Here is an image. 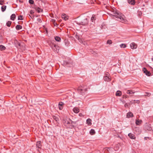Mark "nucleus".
I'll return each mask as SVG.
<instances>
[{"label": "nucleus", "mask_w": 153, "mask_h": 153, "mask_svg": "<svg viewBox=\"0 0 153 153\" xmlns=\"http://www.w3.org/2000/svg\"><path fill=\"white\" fill-rule=\"evenodd\" d=\"M111 11L113 13V16L117 18V20L121 22L124 20V18L122 16V14L115 8L112 9Z\"/></svg>", "instance_id": "nucleus-1"}, {"label": "nucleus", "mask_w": 153, "mask_h": 153, "mask_svg": "<svg viewBox=\"0 0 153 153\" xmlns=\"http://www.w3.org/2000/svg\"><path fill=\"white\" fill-rule=\"evenodd\" d=\"M71 120L69 118L64 119L63 120V123L64 125L69 128H72L74 126L71 125Z\"/></svg>", "instance_id": "nucleus-2"}, {"label": "nucleus", "mask_w": 153, "mask_h": 153, "mask_svg": "<svg viewBox=\"0 0 153 153\" xmlns=\"http://www.w3.org/2000/svg\"><path fill=\"white\" fill-rule=\"evenodd\" d=\"M62 65L64 66L71 67L73 65V62L71 59L67 58L63 61Z\"/></svg>", "instance_id": "nucleus-3"}, {"label": "nucleus", "mask_w": 153, "mask_h": 153, "mask_svg": "<svg viewBox=\"0 0 153 153\" xmlns=\"http://www.w3.org/2000/svg\"><path fill=\"white\" fill-rule=\"evenodd\" d=\"M77 89L78 93L82 95H85V92L88 91L87 88H84L82 86L79 87Z\"/></svg>", "instance_id": "nucleus-4"}, {"label": "nucleus", "mask_w": 153, "mask_h": 153, "mask_svg": "<svg viewBox=\"0 0 153 153\" xmlns=\"http://www.w3.org/2000/svg\"><path fill=\"white\" fill-rule=\"evenodd\" d=\"M76 23L79 25H86L88 24V21L87 18H85L81 22H77Z\"/></svg>", "instance_id": "nucleus-5"}, {"label": "nucleus", "mask_w": 153, "mask_h": 153, "mask_svg": "<svg viewBox=\"0 0 153 153\" xmlns=\"http://www.w3.org/2000/svg\"><path fill=\"white\" fill-rule=\"evenodd\" d=\"M143 73H145L147 76H151V73L150 71H148L146 68H143Z\"/></svg>", "instance_id": "nucleus-6"}, {"label": "nucleus", "mask_w": 153, "mask_h": 153, "mask_svg": "<svg viewBox=\"0 0 153 153\" xmlns=\"http://www.w3.org/2000/svg\"><path fill=\"white\" fill-rule=\"evenodd\" d=\"M52 48L55 51L58 53L59 51V47L55 44L52 45L51 46Z\"/></svg>", "instance_id": "nucleus-7"}, {"label": "nucleus", "mask_w": 153, "mask_h": 153, "mask_svg": "<svg viewBox=\"0 0 153 153\" xmlns=\"http://www.w3.org/2000/svg\"><path fill=\"white\" fill-rule=\"evenodd\" d=\"M79 121V120H76L74 121H73L71 120V125H72L74 126L73 127V128H74L75 127H76L78 125V124L77 123Z\"/></svg>", "instance_id": "nucleus-8"}, {"label": "nucleus", "mask_w": 153, "mask_h": 153, "mask_svg": "<svg viewBox=\"0 0 153 153\" xmlns=\"http://www.w3.org/2000/svg\"><path fill=\"white\" fill-rule=\"evenodd\" d=\"M41 142L40 141H37L36 143V146L37 150L39 151V149H41L42 145L41 144Z\"/></svg>", "instance_id": "nucleus-9"}, {"label": "nucleus", "mask_w": 153, "mask_h": 153, "mask_svg": "<svg viewBox=\"0 0 153 153\" xmlns=\"http://www.w3.org/2000/svg\"><path fill=\"white\" fill-rule=\"evenodd\" d=\"M34 8L39 13H40L41 12H42L43 11L42 9L40 8L37 7L36 6L34 7Z\"/></svg>", "instance_id": "nucleus-10"}, {"label": "nucleus", "mask_w": 153, "mask_h": 153, "mask_svg": "<svg viewBox=\"0 0 153 153\" xmlns=\"http://www.w3.org/2000/svg\"><path fill=\"white\" fill-rule=\"evenodd\" d=\"M130 47L132 49H136L137 48V45L134 42L131 43L130 45Z\"/></svg>", "instance_id": "nucleus-11"}, {"label": "nucleus", "mask_w": 153, "mask_h": 153, "mask_svg": "<svg viewBox=\"0 0 153 153\" xmlns=\"http://www.w3.org/2000/svg\"><path fill=\"white\" fill-rule=\"evenodd\" d=\"M64 105V103L62 102H59V107L60 110H61L63 108V105Z\"/></svg>", "instance_id": "nucleus-12"}, {"label": "nucleus", "mask_w": 153, "mask_h": 153, "mask_svg": "<svg viewBox=\"0 0 153 153\" xmlns=\"http://www.w3.org/2000/svg\"><path fill=\"white\" fill-rule=\"evenodd\" d=\"M134 117L133 114L131 112H128L126 115V117L127 118H129Z\"/></svg>", "instance_id": "nucleus-13"}, {"label": "nucleus", "mask_w": 153, "mask_h": 153, "mask_svg": "<svg viewBox=\"0 0 153 153\" xmlns=\"http://www.w3.org/2000/svg\"><path fill=\"white\" fill-rule=\"evenodd\" d=\"M128 136L131 139H135L136 138L134 135L131 133L128 134Z\"/></svg>", "instance_id": "nucleus-14"}, {"label": "nucleus", "mask_w": 153, "mask_h": 153, "mask_svg": "<svg viewBox=\"0 0 153 153\" xmlns=\"http://www.w3.org/2000/svg\"><path fill=\"white\" fill-rule=\"evenodd\" d=\"M128 2L130 4L134 5L135 3L134 0H127Z\"/></svg>", "instance_id": "nucleus-15"}, {"label": "nucleus", "mask_w": 153, "mask_h": 153, "mask_svg": "<svg viewBox=\"0 0 153 153\" xmlns=\"http://www.w3.org/2000/svg\"><path fill=\"white\" fill-rule=\"evenodd\" d=\"M14 43L15 44L17 48L21 46L20 43L16 40L14 41Z\"/></svg>", "instance_id": "nucleus-16"}, {"label": "nucleus", "mask_w": 153, "mask_h": 153, "mask_svg": "<svg viewBox=\"0 0 153 153\" xmlns=\"http://www.w3.org/2000/svg\"><path fill=\"white\" fill-rule=\"evenodd\" d=\"M142 123V121L141 120H136L135 123L137 125H139L140 124Z\"/></svg>", "instance_id": "nucleus-17"}, {"label": "nucleus", "mask_w": 153, "mask_h": 153, "mask_svg": "<svg viewBox=\"0 0 153 153\" xmlns=\"http://www.w3.org/2000/svg\"><path fill=\"white\" fill-rule=\"evenodd\" d=\"M64 42L66 46H68L69 45V42L68 39H65L64 40Z\"/></svg>", "instance_id": "nucleus-18"}, {"label": "nucleus", "mask_w": 153, "mask_h": 153, "mask_svg": "<svg viewBox=\"0 0 153 153\" xmlns=\"http://www.w3.org/2000/svg\"><path fill=\"white\" fill-rule=\"evenodd\" d=\"M16 29L18 30H19L21 29L22 28V27L21 25H17L15 27Z\"/></svg>", "instance_id": "nucleus-19"}, {"label": "nucleus", "mask_w": 153, "mask_h": 153, "mask_svg": "<svg viewBox=\"0 0 153 153\" xmlns=\"http://www.w3.org/2000/svg\"><path fill=\"white\" fill-rule=\"evenodd\" d=\"M73 111L76 113H77L79 112V110L78 108L75 107L73 109Z\"/></svg>", "instance_id": "nucleus-20"}, {"label": "nucleus", "mask_w": 153, "mask_h": 153, "mask_svg": "<svg viewBox=\"0 0 153 153\" xmlns=\"http://www.w3.org/2000/svg\"><path fill=\"white\" fill-rule=\"evenodd\" d=\"M62 19H64L65 20H66L68 19V16H66V14H62Z\"/></svg>", "instance_id": "nucleus-21"}, {"label": "nucleus", "mask_w": 153, "mask_h": 153, "mask_svg": "<svg viewBox=\"0 0 153 153\" xmlns=\"http://www.w3.org/2000/svg\"><path fill=\"white\" fill-rule=\"evenodd\" d=\"M122 95V92L120 91H117L116 93V95L117 96H120Z\"/></svg>", "instance_id": "nucleus-22"}, {"label": "nucleus", "mask_w": 153, "mask_h": 153, "mask_svg": "<svg viewBox=\"0 0 153 153\" xmlns=\"http://www.w3.org/2000/svg\"><path fill=\"white\" fill-rule=\"evenodd\" d=\"M91 122V120L90 118L86 120V122L87 124L90 126L92 124Z\"/></svg>", "instance_id": "nucleus-23"}, {"label": "nucleus", "mask_w": 153, "mask_h": 153, "mask_svg": "<svg viewBox=\"0 0 153 153\" xmlns=\"http://www.w3.org/2000/svg\"><path fill=\"white\" fill-rule=\"evenodd\" d=\"M16 16L15 14H12L10 16V19L12 20H14L16 18Z\"/></svg>", "instance_id": "nucleus-24"}, {"label": "nucleus", "mask_w": 153, "mask_h": 153, "mask_svg": "<svg viewBox=\"0 0 153 153\" xmlns=\"http://www.w3.org/2000/svg\"><path fill=\"white\" fill-rule=\"evenodd\" d=\"M104 80L106 81H109L111 80V79L108 76H105L104 77Z\"/></svg>", "instance_id": "nucleus-25"}, {"label": "nucleus", "mask_w": 153, "mask_h": 153, "mask_svg": "<svg viewBox=\"0 0 153 153\" xmlns=\"http://www.w3.org/2000/svg\"><path fill=\"white\" fill-rule=\"evenodd\" d=\"M96 20V16L95 15H93L91 18V21L93 22L95 21Z\"/></svg>", "instance_id": "nucleus-26"}, {"label": "nucleus", "mask_w": 153, "mask_h": 153, "mask_svg": "<svg viewBox=\"0 0 153 153\" xmlns=\"http://www.w3.org/2000/svg\"><path fill=\"white\" fill-rule=\"evenodd\" d=\"M135 92L132 90H128L127 91V93L128 94H133Z\"/></svg>", "instance_id": "nucleus-27"}, {"label": "nucleus", "mask_w": 153, "mask_h": 153, "mask_svg": "<svg viewBox=\"0 0 153 153\" xmlns=\"http://www.w3.org/2000/svg\"><path fill=\"white\" fill-rule=\"evenodd\" d=\"M6 48L2 45H0V50L1 51H3L6 49Z\"/></svg>", "instance_id": "nucleus-28"}, {"label": "nucleus", "mask_w": 153, "mask_h": 153, "mask_svg": "<svg viewBox=\"0 0 153 153\" xmlns=\"http://www.w3.org/2000/svg\"><path fill=\"white\" fill-rule=\"evenodd\" d=\"M90 134L91 135H93L95 134V132L94 130L93 129H91L90 131Z\"/></svg>", "instance_id": "nucleus-29"}, {"label": "nucleus", "mask_w": 153, "mask_h": 153, "mask_svg": "<svg viewBox=\"0 0 153 153\" xmlns=\"http://www.w3.org/2000/svg\"><path fill=\"white\" fill-rule=\"evenodd\" d=\"M6 7L7 6L6 5H3L1 6V9L2 12H3L5 10Z\"/></svg>", "instance_id": "nucleus-30"}, {"label": "nucleus", "mask_w": 153, "mask_h": 153, "mask_svg": "<svg viewBox=\"0 0 153 153\" xmlns=\"http://www.w3.org/2000/svg\"><path fill=\"white\" fill-rule=\"evenodd\" d=\"M55 40L57 42H59L61 41V38L59 37L56 36L54 37Z\"/></svg>", "instance_id": "nucleus-31"}, {"label": "nucleus", "mask_w": 153, "mask_h": 153, "mask_svg": "<svg viewBox=\"0 0 153 153\" xmlns=\"http://www.w3.org/2000/svg\"><path fill=\"white\" fill-rule=\"evenodd\" d=\"M53 118L54 119L56 122H57L59 120V119L57 117H56L55 116H53Z\"/></svg>", "instance_id": "nucleus-32"}, {"label": "nucleus", "mask_w": 153, "mask_h": 153, "mask_svg": "<svg viewBox=\"0 0 153 153\" xmlns=\"http://www.w3.org/2000/svg\"><path fill=\"white\" fill-rule=\"evenodd\" d=\"M12 23V22L10 21H8L6 23V25L8 27H10Z\"/></svg>", "instance_id": "nucleus-33"}, {"label": "nucleus", "mask_w": 153, "mask_h": 153, "mask_svg": "<svg viewBox=\"0 0 153 153\" xmlns=\"http://www.w3.org/2000/svg\"><path fill=\"white\" fill-rule=\"evenodd\" d=\"M120 46L121 48H124L126 47V45L124 44H121L120 45Z\"/></svg>", "instance_id": "nucleus-34"}, {"label": "nucleus", "mask_w": 153, "mask_h": 153, "mask_svg": "<svg viewBox=\"0 0 153 153\" xmlns=\"http://www.w3.org/2000/svg\"><path fill=\"white\" fill-rule=\"evenodd\" d=\"M22 16L20 15L18 16V20H23V19L22 18Z\"/></svg>", "instance_id": "nucleus-35"}, {"label": "nucleus", "mask_w": 153, "mask_h": 153, "mask_svg": "<svg viewBox=\"0 0 153 153\" xmlns=\"http://www.w3.org/2000/svg\"><path fill=\"white\" fill-rule=\"evenodd\" d=\"M112 43V41L111 40H108L107 41V44H111Z\"/></svg>", "instance_id": "nucleus-36"}, {"label": "nucleus", "mask_w": 153, "mask_h": 153, "mask_svg": "<svg viewBox=\"0 0 153 153\" xmlns=\"http://www.w3.org/2000/svg\"><path fill=\"white\" fill-rule=\"evenodd\" d=\"M130 105V102L126 103L124 105V106L125 107H128V106Z\"/></svg>", "instance_id": "nucleus-37"}, {"label": "nucleus", "mask_w": 153, "mask_h": 153, "mask_svg": "<svg viewBox=\"0 0 153 153\" xmlns=\"http://www.w3.org/2000/svg\"><path fill=\"white\" fill-rule=\"evenodd\" d=\"M29 3L31 4H33L34 3V1L33 0H29Z\"/></svg>", "instance_id": "nucleus-38"}, {"label": "nucleus", "mask_w": 153, "mask_h": 153, "mask_svg": "<svg viewBox=\"0 0 153 153\" xmlns=\"http://www.w3.org/2000/svg\"><path fill=\"white\" fill-rule=\"evenodd\" d=\"M135 100H132V101H131L130 102V105H131L132 104H135Z\"/></svg>", "instance_id": "nucleus-39"}, {"label": "nucleus", "mask_w": 153, "mask_h": 153, "mask_svg": "<svg viewBox=\"0 0 153 153\" xmlns=\"http://www.w3.org/2000/svg\"><path fill=\"white\" fill-rule=\"evenodd\" d=\"M4 3V0H0V4L3 5Z\"/></svg>", "instance_id": "nucleus-40"}, {"label": "nucleus", "mask_w": 153, "mask_h": 153, "mask_svg": "<svg viewBox=\"0 0 153 153\" xmlns=\"http://www.w3.org/2000/svg\"><path fill=\"white\" fill-rule=\"evenodd\" d=\"M37 21L40 23H41L42 22V21L40 18H39L37 19Z\"/></svg>", "instance_id": "nucleus-41"}, {"label": "nucleus", "mask_w": 153, "mask_h": 153, "mask_svg": "<svg viewBox=\"0 0 153 153\" xmlns=\"http://www.w3.org/2000/svg\"><path fill=\"white\" fill-rule=\"evenodd\" d=\"M75 37L77 39H79V36L77 34H76L75 35Z\"/></svg>", "instance_id": "nucleus-42"}, {"label": "nucleus", "mask_w": 153, "mask_h": 153, "mask_svg": "<svg viewBox=\"0 0 153 153\" xmlns=\"http://www.w3.org/2000/svg\"><path fill=\"white\" fill-rule=\"evenodd\" d=\"M34 12L32 10H31L30 11V13L31 14H33L34 13Z\"/></svg>", "instance_id": "nucleus-43"}, {"label": "nucleus", "mask_w": 153, "mask_h": 153, "mask_svg": "<svg viewBox=\"0 0 153 153\" xmlns=\"http://www.w3.org/2000/svg\"><path fill=\"white\" fill-rule=\"evenodd\" d=\"M142 13L141 11H140L139 12L138 16H140L142 15Z\"/></svg>", "instance_id": "nucleus-44"}, {"label": "nucleus", "mask_w": 153, "mask_h": 153, "mask_svg": "<svg viewBox=\"0 0 153 153\" xmlns=\"http://www.w3.org/2000/svg\"><path fill=\"white\" fill-rule=\"evenodd\" d=\"M135 102L137 104H139L140 103V101L139 100H135Z\"/></svg>", "instance_id": "nucleus-45"}, {"label": "nucleus", "mask_w": 153, "mask_h": 153, "mask_svg": "<svg viewBox=\"0 0 153 153\" xmlns=\"http://www.w3.org/2000/svg\"><path fill=\"white\" fill-rule=\"evenodd\" d=\"M128 97L127 95H123V98L126 99Z\"/></svg>", "instance_id": "nucleus-46"}, {"label": "nucleus", "mask_w": 153, "mask_h": 153, "mask_svg": "<svg viewBox=\"0 0 153 153\" xmlns=\"http://www.w3.org/2000/svg\"><path fill=\"white\" fill-rule=\"evenodd\" d=\"M121 101L124 104L125 103H126V101L124 100H121Z\"/></svg>", "instance_id": "nucleus-47"}, {"label": "nucleus", "mask_w": 153, "mask_h": 153, "mask_svg": "<svg viewBox=\"0 0 153 153\" xmlns=\"http://www.w3.org/2000/svg\"><path fill=\"white\" fill-rule=\"evenodd\" d=\"M82 116V113H80L79 114V116L80 117H81Z\"/></svg>", "instance_id": "nucleus-48"}, {"label": "nucleus", "mask_w": 153, "mask_h": 153, "mask_svg": "<svg viewBox=\"0 0 153 153\" xmlns=\"http://www.w3.org/2000/svg\"><path fill=\"white\" fill-rule=\"evenodd\" d=\"M18 1H19V2L20 3H22L23 2V1L22 0H18Z\"/></svg>", "instance_id": "nucleus-49"}, {"label": "nucleus", "mask_w": 153, "mask_h": 153, "mask_svg": "<svg viewBox=\"0 0 153 153\" xmlns=\"http://www.w3.org/2000/svg\"><path fill=\"white\" fill-rule=\"evenodd\" d=\"M29 16L31 18H33L34 17V15H33L32 16H30V15H29Z\"/></svg>", "instance_id": "nucleus-50"}, {"label": "nucleus", "mask_w": 153, "mask_h": 153, "mask_svg": "<svg viewBox=\"0 0 153 153\" xmlns=\"http://www.w3.org/2000/svg\"><path fill=\"white\" fill-rule=\"evenodd\" d=\"M146 93L147 95H151V94L150 93H149L148 92H146Z\"/></svg>", "instance_id": "nucleus-51"}, {"label": "nucleus", "mask_w": 153, "mask_h": 153, "mask_svg": "<svg viewBox=\"0 0 153 153\" xmlns=\"http://www.w3.org/2000/svg\"><path fill=\"white\" fill-rule=\"evenodd\" d=\"M135 129H136V131H137V130H139V128H137V127L135 128Z\"/></svg>", "instance_id": "nucleus-52"}, {"label": "nucleus", "mask_w": 153, "mask_h": 153, "mask_svg": "<svg viewBox=\"0 0 153 153\" xmlns=\"http://www.w3.org/2000/svg\"><path fill=\"white\" fill-rule=\"evenodd\" d=\"M76 119V118L75 117H74V118H73V121H74V120H76L75 119Z\"/></svg>", "instance_id": "nucleus-53"}, {"label": "nucleus", "mask_w": 153, "mask_h": 153, "mask_svg": "<svg viewBox=\"0 0 153 153\" xmlns=\"http://www.w3.org/2000/svg\"><path fill=\"white\" fill-rule=\"evenodd\" d=\"M152 129V128L151 127H150L149 129H148L149 130H150Z\"/></svg>", "instance_id": "nucleus-54"}, {"label": "nucleus", "mask_w": 153, "mask_h": 153, "mask_svg": "<svg viewBox=\"0 0 153 153\" xmlns=\"http://www.w3.org/2000/svg\"><path fill=\"white\" fill-rule=\"evenodd\" d=\"M148 138V137H145L144 139H146V138Z\"/></svg>", "instance_id": "nucleus-55"}, {"label": "nucleus", "mask_w": 153, "mask_h": 153, "mask_svg": "<svg viewBox=\"0 0 153 153\" xmlns=\"http://www.w3.org/2000/svg\"><path fill=\"white\" fill-rule=\"evenodd\" d=\"M52 20V21H53H53L55 22V21L53 19Z\"/></svg>", "instance_id": "nucleus-56"}, {"label": "nucleus", "mask_w": 153, "mask_h": 153, "mask_svg": "<svg viewBox=\"0 0 153 153\" xmlns=\"http://www.w3.org/2000/svg\"><path fill=\"white\" fill-rule=\"evenodd\" d=\"M108 72H107V73H106V74H106V75H107H107H108Z\"/></svg>", "instance_id": "nucleus-57"}, {"label": "nucleus", "mask_w": 153, "mask_h": 153, "mask_svg": "<svg viewBox=\"0 0 153 153\" xmlns=\"http://www.w3.org/2000/svg\"><path fill=\"white\" fill-rule=\"evenodd\" d=\"M152 60L153 61V57L152 59Z\"/></svg>", "instance_id": "nucleus-58"}, {"label": "nucleus", "mask_w": 153, "mask_h": 153, "mask_svg": "<svg viewBox=\"0 0 153 153\" xmlns=\"http://www.w3.org/2000/svg\"><path fill=\"white\" fill-rule=\"evenodd\" d=\"M18 23H19V24H21V23H19V22H18Z\"/></svg>", "instance_id": "nucleus-59"}, {"label": "nucleus", "mask_w": 153, "mask_h": 153, "mask_svg": "<svg viewBox=\"0 0 153 153\" xmlns=\"http://www.w3.org/2000/svg\"><path fill=\"white\" fill-rule=\"evenodd\" d=\"M58 18V17H56V18Z\"/></svg>", "instance_id": "nucleus-60"}, {"label": "nucleus", "mask_w": 153, "mask_h": 153, "mask_svg": "<svg viewBox=\"0 0 153 153\" xmlns=\"http://www.w3.org/2000/svg\"><path fill=\"white\" fill-rule=\"evenodd\" d=\"M58 18V17H56V18Z\"/></svg>", "instance_id": "nucleus-61"}, {"label": "nucleus", "mask_w": 153, "mask_h": 153, "mask_svg": "<svg viewBox=\"0 0 153 153\" xmlns=\"http://www.w3.org/2000/svg\"><path fill=\"white\" fill-rule=\"evenodd\" d=\"M58 18V17H56V18Z\"/></svg>", "instance_id": "nucleus-62"}, {"label": "nucleus", "mask_w": 153, "mask_h": 153, "mask_svg": "<svg viewBox=\"0 0 153 153\" xmlns=\"http://www.w3.org/2000/svg\"><path fill=\"white\" fill-rule=\"evenodd\" d=\"M17 1H18V0H16Z\"/></svg>", "instance_id": "nucleus-63"}]
</instances>
